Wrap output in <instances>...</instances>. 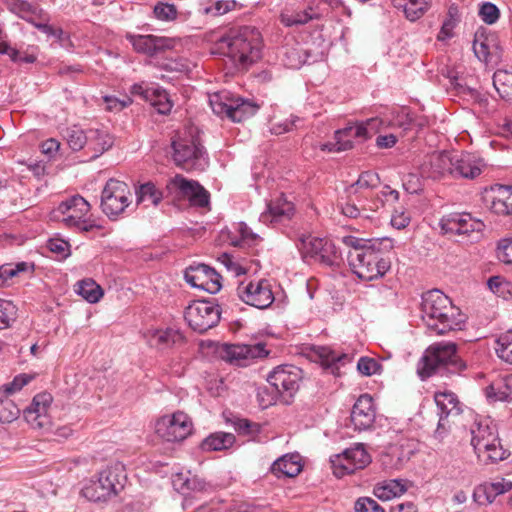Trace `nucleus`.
<instances>
[{
	"label": "nucleus",
	"mask_w": 512,
	"mask_h": 512,
	"mask_svg": "<svg viewBox=\"0 0 512 512\" xmlns=\"http://www.w3.org/2000/svg\"><path fill=\"white\" fill-rule=\"evenodd\" d=\"M145 99L150 101L151 105L156 108L160 114H167L172 109V102L168 93L160 88L151 89L145 93Z\"/></svg>",
	"instance_id": "obj_42"
},
{
	"label": "nucleus",
	"mask_w": 512,
	"mask_h": 512,
	"mask_svg": "<svg viewBox=\"0 0 512 512\" xmlns=\"http://www.w3.org/2000/svg\"><path fill=\"white\" fill-rule=\"evenodd\" d=\"M375 408L373 399L368 394L361 395L355 402L351 411V422L355 430H367L375 421Z\"/></svg>",
	"instance_id": "obj_23"
},
{
	"label": "nucleus",
	"mask_w": 512,
	"mask_h": 512,
	"mask_svg": "<svg viewBox=\"0 0 512 512\" xmlns=\"http://www.w3.org/2000/svg\"><path fill=\"white\" fill-rule=\"evenodd\" d=\"M311 19V15L306 11H294L285 9L280 15L281 22L287 27L303 25Z\"/></svg>",
	"instance_id": "obj_52"
},
{
	"label": "nucleus",
	"mask_w": 512,
	"mask_h": 512,
	"mask_svg": "<svg viewBox=\"0 0 512 512\" xmlns=\"http://www.w3.org/2000/svg\"><path fill=\"white\" fill-rule=\"evenodd\" d=\"M355 196H350L348 194V198L343 202L340 201L338 203V207L341 213L348 218L356 219V218H365L369 219L371 216L368 213L363 212L365 209L362 206H358Z\"/></svg>",
	"instance_id": "obj_47"
},
{
	"label": "nucleus",
	"mask_w": 512,
	"mask_h": 512,
	"mask_svg": "<svg viewBox=\"0 0 512 512\" xmlns=\"http://www.w3.org/2000/svg\"><path fill=\"white\" fill-rule=\"evenodd\" d=\"M146 341L152 348L164 350L173 346L182 345L185 337L182 332L175 328L149 330L146 334Z\"/></svg>",
	"instance_id": "obj_24"
},
{
	"label": "nucleus",
	"mask_w": 512,
	"mask_h": 512,
	"mask_svg": "<svg viewBox=\"0 0 512 512\" xmlns=\"http://www.w3.org/2000/svg\"><path fill=\"white\" fill-rule=\"evenodd\" d=\"M496 353L500 359L512 364V332L501 334L496 340Z\"/></svg>",
	"instance_id": "obj_51"
},
{
	"label": "nucleus",
	"mask_w": 512,
	"mask_h": 512,
	"mask_svg": "<svg viewBox=\"0 0 512 512\" xmlns=\"http://www.w3.org/2000/svg\"><path fill=\"white\" fill-rule=\"evenodd\" d=\"M325 239L313 237L311 235H302L299 237L296 246L304 259H312L319 254L322 246L325 243Z\"/></svg>",
	"instance_id": "obj_38"
},
{
	"label": "nucleus",
	"mask_w": 512,
	"mask_h": 512,
	"mask_svg": "<svg viewBox=\"0 0 512 512\" xmlns=\"http://www.w3.org/2000/svg\"><path fill=\"white\" fill-rule=\"evenodd\" d=\"M341 241L350 248L347 260L352 272L359 279L372 281L383 277L390 269V261L385 257L381 241L352 235L344 236Z\"/></svg>",
	"instance_id": "obj_1"
},
{
	"label": "nucleus",
	"mask_w": 512,
	"mask_h": 512,
	"mask_svg": "<svg viewBox=\"0 0 512 512\" xmlns=\"http://www.w3.org/2000/svg\"><path fill=\"white\" fill-rule=\"evenodd\" d=\"M317 356L319 357L323 366L332 368V370H338L340 365L352 361V356L346 353H341L332 350L329 347L319 346L315 349Z\"/></svg>",
	"instance_id": "obj_34"
},
{
	"label": "nucleus",
	"mask_w": 512,
	"mask_h": 512,
	"mask_svg": "<svg viewBox=\"0 0 512 512\" xmlns=\"http://www.w3.org/2000/svg\"><path fill=\"white\" fill-rule=\"evenodd\" d=\"M355 512H385L384 508L376 500L370 497H360L354 506Z\"/></svg>",
	"instance_id": "obj_60"
},
{
	"label": "nucleus",
	"mask_w": 512,
	"mask_h": 512,
	"mask_svg": "<svg viewBox=\"0 0 512 512\" xmlns=\"http://www.w3.org/2000/svg\"><path fill=\"white\" fill-rule=\"evenodd\" d=\"M421 313L427 327L439 335L461 330L465 323V315L438 289L423 293Z\"/></svg>",
	"instance_id": "obj_2"
},
{
	"label": "nucleus",
	"mask_w": 512,
	"mask_h": 512,
	"mask_svg": "<svg viewBox=\"0 0 512 512\" xmlns=\"http://www.w3.org/2000/svg\"><path fill=\"white\" fill-rule=\"evenodd\" d=\"M113 145V137L102 129H88L86 147L93 152V158H97Z\"/></svg>",
	"instance_id": "obj_33"
},
{
	"label": "nucleus",
	"mask_w": 512,
	"mask_h": 512,
	"mask_svg": "<svg viewBox=\"0 0 512 512\" xmlns=\"http://www.w3.org/2000/svg\"><path fill=\"white\" fill-rule=\"evenodd\" d=\"M485 167V161L473 153H452L451 176L454 178L476 179Z\"/></svg>",
	"instance_id": "obj_20"
},
{
	"label": "nucleus",
	"mask_w": 512,
	"mask_h": 512,
	"mask_svg": "<svg viewBox=\"0 0 512 512\" xmlns=\"http://www.w3.org/2000/svg\"><path fill=\"white\" fill-rule=\"evenodd\" d=\"M64 138L73 151H79L87 144L88 130L85 131L79 126L74 125L66 128Z\"/></svg>",
	"instance_id": "obj_45"
},
{
	"label": "nucleus",
	"mask_w": 512,
	"mask_h": 512,
	"mask_svg": "<svg viewBox=\"0 0 512 512\" xmlns=\"http://www.w3.org/2000/svg\"><path fill=\"white\" fill-rule=\"evenodd\" d=\"M235 442V436L231 433H214L202 441L201 448L204 451H220L230 448Z\"/></svg>",
	"instance_id": "obj_37"
},
{
	"label": "nucleus",
	"mask_w": 512,
	"mask_h": 512,
	"mask_svg": "<svg viewBox=\"0 0 512 512\" xmlns=\"http://www.w3.org/2000/svg\"><path fill=\"white\" fill-rule=\"evenodd\" d=\"M394 7L403 9L406 17L415 21L420 18L427 10V2L425 0H391Z\"/></svg>",
	"instance_id": "obj_40"
},
{
	"label": "nucleus",
	"mask_w": 512,
	"mask_h": 512,
	"mask_svg": "<svg viewBox=\"0 0 512 512\" xmlns=\"http://www.w3.org/2000/svg\"><path fill=\"white\" fill-rule=\"evenodd\" d=\"M479 15L486 24L491 25L497 22L500 12L495 4L486 2L480 7Z\"/></svg>",
	"instance_id": "obj_61"
},
{
	"label": "nucleus",
	"mask_w": 512,
	"mask_h": 512,
	"mask_svg": "<svg viewBox=\"0 0 512 512\" xmlns=\"http://www.w3.org/2000/svg\"><path fill=\"white\" fill-rule=\"evenodd\" d=\"M434 399L439 410V422L437 428L439 431L441 428H445L447 418L449 416L459 415L461 409L457 396L452 392H437L435 393Z\"/></svg>",
	"instance_id": "obj_28"
},
{
	"label": "nucleus",
	"mask_w": 512,
	"mask_h": 512,
	"mask_svg": "<svg viewBox=\"0 0 512 512\" xmlns=\"http://www.w3.org/2000/svg\"><path fill=\"white\" fill-rule=\"evenodd\" d=\"M132 202L129 186L120 180L109 179L101 194V209L109 218H114L125 211Z\"/></svg>",
	"instance_id": "obj_8"
},
{
	"label": "nucleus",
	"mask_w": 512,
	"mask_h": 512,
	"mask_svg": "<svg viewBox=\"0 0 512 512\" xmlns=\"http://www.w3.org/2000/svg\"><path fill=\"white\" fill-rule=\"evenodd\" d=\"M8 9L21 19L34 23L37 18L45 17V10L38 5H33L26 0H8Z\"/></svg>",
	"instance_id": "obj_32"
},
{
	"label": "nucleus",
	"mask_w": 512,
	"mask_h": 512,
	"mask_svg": "<svg viewBox=\"0 0 512 512\" xmlns=\"http://www.w3.org/2000/svg\"><path fill=\"white\" fill-rule=\"evenodd\" d=\"M126 475L121 465L116 464L102 470L96 480L90 481L82 489V494L90 501H106L117 495L125 485Z\"/></svg>",
	"instance_id": "obj_7"
},
{
	"label": "nucleus",
	"mask_w": 512,
	"mask_h": 512,
	"mask_svg": "<svg viewBox=\"0 0 512 512\" xmlns=\"http://www.w3.org/2000/svg\"><path fill=\"white\" fill-rule=\"evenodd\" d=\"M512 73L506 71H498L493 76V84L502 97H507L512 89Z\"/></svg>",
	"instance_id": "obj_54"
},
{
	"label": "nucleus",
	"mask_w": 512,
	"mask_h": 512,
	"mask_svg": "<svg viewBox=\"0 0 512 512\" xmlns=\"http://www.w3.org/2000/svg\"><path fill=\"white\" fill-rule=\"evenodd\" d=\"M411 483L404 479H390L377 483L373 488V494L379 500L389 501L403 495Z\"/></svg>",
	"instance_id": "obj_29"
},
{
	"label": "nucleus",
	"mask_w": 512,
	"mask_h": 512,
	"mask_svg": "<svg viewBox=\"0 0 512 512\" xmlns=\"http://www.w3.org/2000/svg\"><path fill=\"white\" fill-rule=\"evenodd\" d=\"M511 489L512 483L510 481L502 480L478 487L474 492V497H480V494L483 493L486 496V501L488 503H492L496 496L510 491Z\"/></svg>",
	"instance_id": "obj_43"
},
{
	"label": "nucleus",
	"mask_w": 512,
	"mask_h": 512,
	"mask_svg": "<svg viewBox=\"0 0 512 512\" xmlns=\"http://www.w3.org/2000/svg\"><path fill=\"white\" fill-rule=\"evenodd\" d=\"M302 470L299 454H285L278 458L271 466V472L278 478L295 477Z\"/></svg>",
	"instance_id": "obj_30"
},
{
	"label": "nucleus",
	"mask_w": 512,
	"mask_h": 512,
	"mask_svg": "<svg viewBox=\"0 0 512 512\" xmlns=\"http://www.w3.org/2000/svg\"><path fill=\"white\" fill-rule=\"evenodd\" d=\"M52 400L50 393H39L34 396L32 403L23 410L24 419L31 428L44 431L51 428L52 423L48 410Z\"/></svg>",
	"instance_id": "obj_16"
},
{
	"label": "nucleus",
	"mask_w": 512,
	"mask_h": 512,
	"mask_svg": "<svg viewBox=\"0 0 512 512\" xmlns=\"http://www.w3.org/2000/svg\"><path fill=\"white\" fill-rule=\"evenodd\" d=\"M357 370L364 376H372L380 374L382 366L374 358L363 356L357 362Z\"/></svg>",
	"instance_id": "obj_55"
},
{
	"label": "nucleus",
	"mask_w": 512,
	"mask_h": 512,
	"mask_svg": "<svg viewBox=\"0 0 512 512\" xmlns=\"http://www.w3.org/2000/svg\"><path fill=\"white\" fill-rule=\"evenodd\" d=\"M423 177L440 179L452 174V152L441 151L427 155L420 165Z\"/></svg>",
	"instance_id": "obj_22"
},
{
	"label": "nucleus",
	"mask_w": 512,
	"mask_h": 512,
	"mask_svg": "<svg viewBox=\"0 0 512 512\" xmlns=\"http://www.w3.org/2000/svg\"><path fill=\"white\" fill-rule=\"evenodd\" d=\"M162 198V192L151 182L141 185L136 191L137 204H143L144 207L157 206Z\"/></svg>",
	"instance_id": "obj_39"
},
{
	"label": "nucleus",
	"mask_w": 512,
	"mask_h": 512,
	"mask_svg": "<svg viewBox=\"0 0 512 512\" xmlns=\"http://www.w3.org/2000/svg\"><path fill=\"white\" fill-rule=\"evenodd\" d=\"M193 430L191 418L182 411L160 417L155 423L156 434L165 441H183Z\"/></svg>",
	"instance_id": "obj_10"
},
{
	"label": "nucleus",
	"mask_w": 512,
	"mask_h": 512,
	"mask_svg": "<svg viewBox=\"0 0 512 512\" xmlns=\"http://www.w3.org/2000/svg\"><path fill=\"white\" fill-rule=\"evenodd\" d=\"M302 380V370L294 365H280L274 368L267 376V381L282 396L286 404L298 391Z\"/></svg>",
	"instance_id": "obj_11"
},
{
	"label": "nucleus",
	"mask_w": 512,
	"mask_h": 512,
	"mask_svg": "<svg viewBox=\"0 0 512 512\" xmlns=\"http://www.w3.org/2000/svg\"><path fill=\"white\" fill-rule=\"evenodd\" d=\"M294 205L283 195L270 201L267 210L260 215V221L263 223H281L290 220L294 215Z\"/></svg>",
	"instance_id": "obj_25"
},
{
	"label": "nucleus",
	"mask_w": 512,
	"mask_h": 512,
	"mask_svg": "<svg viewBox=\"0 0 512 512\" xmlns=\"http://www.w3.org/2000/svg\"><path fill=\"white\" fill-rule=\"evenodd\" d=\"M173 486L176 490L186 495L189 491L202 492L206 488V483L196 476L186 477L182 473L177 474L173 478Z\"/></svg>",
	"instance_id": "obj_41"
},
{
	"label": "nucleus",
	"mask_w": 512,
	"mask_h": 512,
	"mask_svg": "<svg viewBox=\"0 0 512 512\" xmlns=\"http://www.w3.org/2000/svg\"><path fill=\"white\" fill-rule=\"evenodd\" d=\"M19 407L8 397L0 398V423H11L18 419Z\"/></svg>",
	"instance_id": "obj_50"
},
{
	"label": "nucleus",
	"mask_w": 512,
	"mask_h": 512,
	"mask_svg": "<svg viewBox=\"0 0 512 512\" xmlns=\"http://www.w3.org/2000/svg\"><path fill=\"white\" fill-rule=\"evenodd\" d=\"M154 14L158 20L172 21L177 17V9L173 4L159 2L154 7Z\"/></svg>",
	"instance_id": "obj_58"
},
{
	"label": "nucleus",
	"mask_w": 512,
	"mask_h": 512,
	"mask_svg": "<svg viewBox=\"0 0 512 512\" xmlns=\"http://www.w3.org/2000/svg\"><path fill=\"white\" fill-rule=\"evenodd\" d=\"M210 106L213 112L218 116L228 117L232 99H229L226 94L215 93L209 98Z\"/></svg>",
	"instance_id": "obj_53"
},
{
	"label": "nucleus",
	"mask_w": 512,
	"mask_h": 512,
	"mask_svg": "<svg viewBox=\"0 0 512 512\" xmlns=\"http://www.w3.org/2000/svg\"><path fill=\"white\" fill-rule=\"evenodd\" d=\"M237 231L240 237L231 239V244L234 246H249L257 240V235L254 234L245 223H239L237 225Z\"/></svg>",
	"instance_id": "obj_56"
},
{
	"label": "nucleus",
	"mask_w": 512,
	"mask_h": 512,
	"mask_svg": "<svg viewBox=\"0 0 512 512\" xmlns=\"http://www.w3.org/2000/svg\"><path fill=\"white\" fill-rule=\"evenodd\" d=\"M491 192V210L500 215L512 214V186L496 185L491 188Z\"/></svg>",
	"instance_id": "obj_31"
},
{
	"label": "nucleus",
	"mask_w": 512,
	"mask_h": 512,
	"mask_svg": "<svg viewBox=\"0 0 512 512\" xmlns=\"http://www.w3.org/2000/svg\"><path fill=\"white\" fill-rule=\"evenodd\" d=\"M90 209V203L76 194L61 201L52 211L51 217L67 228L79 232H90L98 228L90 215Z\"/></svg>",
	"instance_id": "obj_6"
},
{
	"label": "nucleus",
	"mask_w": 512,
	"mask_h": 512,
	"mask_svg": "<svg viewBox=\"0 0 512 512\" xmlns=\"http://www.w3.org/2000/svg\"><path fill=\"white\" fill-rule=\"evenodd\" d=\"M440 227L446 234L469 236L479 233L484 228V223L475 219L469 213H450L442 217Z\"/></svg>",
	"instance_id": "obj_19"
},
{
	"label": "nucleus",
	"mask_w": 512,
	"mask_h": 512,
	"mask_svg": "<svg viewBox=\"0 0 512 512\" xmlns=\"http://www.w3.org/2000/svg\"><path fill=\"white\" fill-rule=\"evenodd\" d=\"M330 462L334 475L340 478L365 468L371 462V457L362 444H356L331 456Z\"/></svg>",
	"instance_id": "obj_12"
},
{
	"label": "nucleus",
	"mask_w": 512,
	"mask_h": 512,
	"mask_svg": "<svg viewBox=\"0 0 512 512\" xmlns=\"http://www.w3.org/2000/svg\"><path fill=\"white\" fill-rule=\"evenodd\" d=\"M258 109L259 106L257 104L248 100L232 99L228 118L234 122H241L255 115Z\"/></svg>",
	"instance_id": "obj_35"
},
{
	"label": "nucleus",
	"mask_w": 512,
	"mask_h": 512,
	"mask_svg": "<svg viewBox=\"0 0 512 512\" xmlns=\"http://www.w3.org/2000/svg\"><path fill=\"white\" fill-rule=\"evenodd\" d=\"M398 125L392 117L385 114L384 116L380 117H373L370 119H367L366 121H362L356 125H350L346 127V131H343L342 133L348 132H354V135L356 137L367 139L371 137L373 134L379 132L383 128L391 127Z\"/></svg>",
	"instance_id": "obj_26"
},
{
	"label": "nucleus",
	"mask_w": 512,
	"mask_h": 512,
	"mask_svg": "<svg viewBox=\"0 0 512 512\" xmlns=\"http://www.w3.org/2000/svg\"><path fill=\"white\" fill-rule=\"evenodd\" d=\"M339 259L340 256L335 245L331 241L326 240L314 261L326 266H333L338 264Z\"/></svg>",
	"instance_id": "obj_49"
},
{
	"label": "nucleus",
	"mask_w": 512,
	"mask_h": 512,
	"mask_svg": "<svg viewBox=\"0 0 512 512\" xmlns=\"http://www.w3.org/2000/svg\"><path fill=\"white\" fill-rule=\"evenodd\" d=\"M380 182L378 175L371 171L361 173L357 181L347 188V194L356 196L357 194L368 193L371 195V189L376 187Z\"/></svg>",
	"instance_id": "obj_36"
},
{
	"label": "nucleus",
	"mask_w": 512,
	"mask_h": 512,
	"mask_svg": "<svg viewBox=\"0 0 512 512\" xmlns=\"http://www.w3.org/2000/svg\"><path fill=\"white\" fill-rule=\"evenodd\" d=\"M217 45L236 66L246 68L260 58L262 37L255 27L243 26L229 30Z\"/></svg>",
	"instance_id": "obj_3"
},
{
	"label": "nucleus",
	"mask_w": 512,
	"mask_h": 512,
	"mask_svg": "<svg viewBox=\"0 0 512 512\" xmlns=\"http://www.w3.org/2000/svg\"><path fill=\"white\" fill-rule=\"evenodd\" d=\"M283 64L290 69H298L303 64L299 51L292 47H286L283 52Z\"/></svg>",
	"instance_id": "obj_59"
},
{
	"label": "nucleus",
	"mask_w": 512,
	"mask_h": 512,
	"mask_svg": "<svg viewBox=\"0 0 512 512\" xmlns=\"http://www.w3.org/2000/svg\"><path fill=\"white\" fill-rule=\"evenodd\" d=\"M76 292L89 303H97L103 296L102 288L92 279L79 281Z\"/></svg>",
	"instance_id": "obj_44"
},
{
	"label": "nucleus",
	"mask_w": 512,
	"mask_h": 512,
	"mask_svg": "<svg viewBox=\"0 0 512 512\" xmlns=\"http://www.w3.org/2000/svg\"><path fill=\"white\" fill-rule=\"evenodd\" d=\"M33 266L27 262H19L17 264H4L0 266V287L10 284V280L22 272H27Z\"/></svg>",
	"instance_id": "obj_46"
},
{
	"label": "nucleus",
	"mask_w": 512,
	"mask_h": 512,
	"mask_svg": "<svg viewBox=\"0 0 512 512\" xmlns=\"http://www.w3.org/2000/svg\"><path fill=\"white\" fill-rule=\"evenodd\" d=\"M184 278L192 287L211 294H215L221 289V276L205 264L189 266L184 272Z\"/></svg>",
	"instance_id": "obj_18"
},
{
	"label": "nucleus",
	"mask_w": 512,
	"mask_h": 512,
	"mask_svg": "<svg viewBox=\"0 0 512 512\" xmlns=\"http://www.w3.org/2000/svg\"><path fill=\"white\" fill-rule=\"evenodd\" d=\"M125 38L137 53H142L148 56L157 55L174 47V41L167 37L127 33Z\"/></svg>",
	"instance_id": "obj_21"
},
{
	"label": "nucleus",
	"mask_w": 512,
	"mask_h": 512,
	"mask_svg": "<svg viewBox=\"0 0 512 512\" xmlns=\"http://www.w3.org/2000/svg\"><path fill=\"white\" fill-rule=\"evenodd\" d=\"M17 307L9 300L0 299V330L7 329L17 319Z\"/></svg>",
	"instance_id": "obj_48"
},
{
	"label": "nucleus",
	"mask_w": 512,
	"mask_h": 512,
	"mask_svg": "<svg viewBox=\"0 0 512 512\" xmlns=\"http://www.w3.org/2000/svg\"><path fill=\"white\" fill-rule=\"evenodd\" d=\"M482 456L486 457L487 460L497 462L507 457V451L503 449L499 438H497L495 442L489 443L487 448H483Z\"/></svg>",
	"instance_id": "obj_57"
},
{
	"label": "nucleus",
	"mask_w": 512,
	"mask_h": 512,
	"mask_svg": "<svg viewBox=\"0 0 512 512\" xmlns=\"http://www.w3.org/2000/svg\"><path fill=\"white\" fill-rule=\"evenodd\" d=\"M172 160L186 171H204L208 155L199 137L198 128L189 125L178 130L171 139Z\"/></svg>",
	"instance_id": "obj_4"
},
{
	"label": "nucleus",
	"mask_w": 512,
	"mask_h": 512,
	"mask_svg": "<svg viewBox=\"0 0 512 512\" xmlns=\"http://www.w3.org/2000/svg\"><path fill=\"white\" fill-rule=\"evenodd\" d=\"M343 131H346V127L344 129H341V130H337L335 132V140H336V143H337V151H345V150H349L353 147V141H352V138H357L355 135H354V132H346V133H341Z\"/></svg>",
	"instance_id": "obj_62"
},
{
	"label": "nucleus",
	"mask_w": 512,
	"mask_h": 512,
	"mask_svg": "<svg viewBox=\"0 0 512 512\" xmlns=\"http://www.w3.org/2000/svg\"><path fill=\"white\" fill-rule=\"evenodd\" d=\"M220 308L206 300L192 302L185 310V320L198 333H204L215 327L220 320Z\"/></svg>",
	"instance_id": "obj_9"
},
{
	"label": "nucleus",
	"mask_w": 512,
	"mask_h": 512,
	"mask_svg": "<svg viewBox=\"0 0 512 512\" xmlns=\"http://www.w3.org/2000/svg\"><path fill=\"white\" fill-rule=\"evenodd\" d=\"M467 369V364L457 354L453 342H437L430 345L418 362L417 372L421 379L445 372L459 374Z\"/></svg>",
	"instance_id": "obj_5"
},
{
	"label": "nucleus",
	"mask_w": 512,
	"mask_h": 512,
	"mask_svg": "<svg viewBox=\"0 0 512 512\" xmlns=\"http://www.w3.org/2000/svg\"><path fill=\"white\" fill-rule=\"evenodd\" d=\"M356 200L358 206H362L365 210L363 212L368 213L371 216V213L376 212L380 207V201L377 199L371 198V195L368 193L357 194Z\"/></svg>",
	"instance_id": "obj_63"
},
{
	"label": "nucleus",
	"mask_w": 512,
	"mask_h": 512,
	"mask_svg": "<svg viewBox=\"0 0 512 512\" xmlns=\"http://www.w3.org/2000/svg\"><path fill=\"white\" fill-rule=\"evenodd\" d=\"M497 256L503 263L512 265V239L503 240L499 244Z\"/></svg>",
	"instance_id": "obj_64"
},
{
	"label": "nucleus",
	"mask_w": 512,
	"mask_h": 512,
	"mask_svg": "<svg viewBox=\"0 0 512 512\" xmlns=\"http://www.w3.org/2000/svg\"><path fill=\"white\" fill-rule=\"evenodd\" d=\"M169 192H178L180 196L187 198L191 205L206 207L209 204L210 195L197 181L188 180L181 175L171 178L167 185Z\"/></svg>",
	"instance_id": "obj_17"
},
{
	"label": "nucleus",
	"mask_w": 512,
	"mask_h": 512,
	"mask_svg": "<svg viewBox=\"0 0 512 512\" xmlns=\"http://www.w3.org/2000/svg\"><path fill=\"white\" fill-rule=\"evenodd\" d=\"M239 298L258 309H266L274 302L272 285L267 279L241 283L237 288Z\"/></svg>",
	"instance_id": "obj_13"
},
{
	"label": "nucleus",
	"mask_w": 512,
	"mask_h": 512,
	"mask_svg": "<svg viewBox=\"0 0 512 512\" xmlns=\"http://www.w3.org/2000/svg\"><path fill=\"white\" fill-rule=\"evenodd\" d=\"M471 435V444L478 457H482L483 448H487L489 443L495 442L498 438L495 426L490 425L487 419L475 422L471 427Z\"/></svg>",
	"instance_id": "obj_27"
},
{
	"label": "nucleus",
	"mask_w": 512,
	"mask_h": 512,
	"mask_svg": "<svg viewBox=\"0 0 512 512\" xmlns=\"http://www.w3.org/2000/svg\"><path fill=\"white\" fill-rule=\"evenodd\" d=\"M269 354L262 342L253 344H224L221 348V358L236 366H247L251 361L264 358Z\"/></svg>",
	"instance_id": "obj_14"
},
{
	"label": "nucleus",
	"mask_w": 512,
	"mask_h": 512,
	"mask_svg": "<svg viewBox=\"0 0 512 512\" xmlns=\"http://www.w3.org/2000/svg\"><path fill=\"white\" fill-rule=\"evenodd\" d=\"M475 56L487 65H497L502 57V49L496 34L478 29L474 36Z\"/></svg>",
	"instance_id": "obj_15"
}]
</instances>
